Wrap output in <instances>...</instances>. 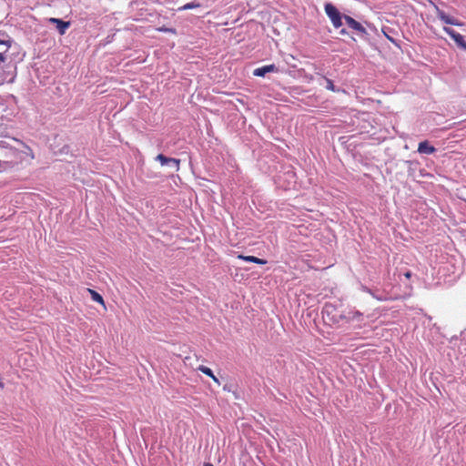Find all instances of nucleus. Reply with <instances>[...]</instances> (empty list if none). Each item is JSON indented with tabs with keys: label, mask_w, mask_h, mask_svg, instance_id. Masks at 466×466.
Masks as SVG:
<instances>
[{
	"label": "nucleus",
	"mask_w": 466,
	"mask_h": 466,
	"mask_svg": "<svg viewBox=\"0 0 466 466\" xmlns=\"http://www.w3.org/2000/svg\"><path fill=\"white\" fill-rule=\"evenodd\" d=\"M200 6V4L199 3H187L186 5H184L183 6H180L178 8L179 11H182V10H188V9H193V8H197V7H199Z\"/></svg>",
	"instance_id": "13"
},
{
	"label": "nucleus",
	"mask_w": 466,
	"mask_h": 466,
	"mask_svg": "<svg viewBox=\"0 0 466 466\" xmlns=\"http://www.w3.org/2000/svg\"><path fill=\"white\" fill-rule=\"evenodd\" d=\"M278 67L274 65H267L261 67H258L253 71V75L255 76H260L263 77L267 73H272V72H278Z\"/></svg>",
	"instance_id": "6"
},
{
	"label": "nucleus",
	"mask_w": 466,
	"mask_h": 466,
	"mask_svg": "<svg viewBox=\"0 0 466 466\" xmlns=\"http://www.w3.org/2000/svg\"><path fill=\"white\" fill-rule=\"evenodd\" d=\"M443 31L451 36V39H453V41L456 43V45L466 51V42L464 40V37L463 35H461V34L457 33L455 30H453L452 28L451 27H447V26H444L443 27Z\"/></svg>",
	"instance_id": "3"
},
{
	"label": "nucleus",
	"mask_w": 466,
	"mask_h": 466,
	"mask_svg": "<svg viewBox=\"0 0 466 466\" xmlns=\"http://www.w3.org/2000/svg\"><path fill=\"white\" fill-rule=\"evenodd\" d=\"M198 370L201 371L202 373L206 374L207 376H208L209 378H211L213 380V381L215 383H217L218 385H220V381L214 375L213 371L211 370V369H209L208 367H206V366H203V365H200L198 368Z\"/></svg>",
	"instance_id": "11"
},
{
	"label": "nucleus",
	"mask_w": 466,
	"mask_h": 466,
	"mask_svg": "<svg viewBox=\"0 0 466 466\" xmlns=\"http://www.w3.org/2000/svg\"><path fill=\"white\" fill-rule=\"evenodd\" d=\"M360 317L361 313L357 310H339L334 305L329 303L325 304L322 309V319L326 323L329 325H338L341 322L359 320Z\"/></svg>",
	"instance_id": "1"
},
{
	"label": "nucleus",
	"mask_w": 466,
	"mask_h": 466,
	"mask_svg": "<svg viewBox=\"0 0 466 466\" xmlns=\"http://www.w3.org/2000/svg\"><path fill=\"white\" fill-rule=\"evenodd\" d=\"M340 34H341V35H346V34H347V31H346L345 29H341V30H340Z\"/></svg>",
	"instance_id": "20"
},
{
	"label": "nucleus",
	"mask_w": 466,
	"mask_h": 466,
	"mask_svg": "<svg viewBox=\"0 0 466 466\" xmlns=\"http://www.w3.org/2000/svg\"><path fill=\"white\" fill-rule=\"evenodd\" d=\"M204 466H214V465L209 462H206V463H204Z\"/></svg>",
	"instance_id": "21"
},
{
	"label": "nucleus",
	"mask_w": 466,
	"mask_h": 466,
	"mask_svg": "<svg viewBox=\"0 0 466 466\" xmlns=\"http://www.w3.org/2000/svg\"><path fill=\"white\" fill-rule=\"evenodd\" d=\"M5 60V56H4L2 53H0V64H1L2 62H4Z\"/></svg>",
	"instance_id": "18"
},
{
	"label": "nucleus",
	"mask_w": 466,
	"mask_h": 466,
	"mask_svg": "<svg viewBox=\"0 0 466 466\" xmlns=\"http://www.w3.org/2000/svg\"><path fill=\"white\" fill-rule=\"evenodd\" d=\"M238 258L244 261L252 262V263H256V264H259V265H265L267 263V260L254 257V256L238 255Z\"/></svg>",
	"instance_id": "10"
},
{
	"label": "nucleus",
	"mask_w": 466,
	"mask_h": 466,
	"mask_svg": "<svg viewBox=\"0 0 466 466\" xmlns=\"http://www.w3.org/2000/svg\"><path fill=\"white\" fill-rule=\"evenodd\" d=\"M435 9H436L437 17L440 18L445 24L456 25V26L464 25V24L462 22H461L460 20H458L454 17L448 15L444 11L440 9L438 6H435Z\"/></svg>",
	"instance_id": "4"
},
{
	"label": "nucleus",
	"mask_w": 466,
	"mask_h": 466,
	"mask_svg": "<svg viewBox=\"0 0 466 466\" xmlns=\"http://www.w3.org/2000/svg\"><path fill=\"white\" fill-rule=\"evenodd\" d=\"M436 151V148L430 145L429 141L425 140L419 144L418 146V152L420 154H427L431 155L433 154Z\"/></svg>",
	"instance_id": "8"
},
{
	"label": "nucleus",
	"mask_w": 466,
	"mask_h": 466,
	"mask_svg": "<svg viewBox=\"0 0 466 466\" xmlns=\"http://www.w3.org/2000/svg\"><path fill=\"white\" fill-rule=\"evenodd\" d=\"M7 36L5 33H0V45H5L7 47L11 46V40L10 39H4L2 37Z\"/></svg>",
	"instance_id": "14"
},
{
	"label": "nucleus",
	"mask_w": 466,
	"mask_h": 466,
	"mask_svg": "<svg viewBox=\"0 0 466 466\" xmlns=\"http://www.w3.org/2000/svg\"><path fill=\"white\" fill-rule=\"evenodd\" d=\"M157 30L159 31V32L176 34V29H174V28H167V27H165V26L158 27Z\"/></svg>",
	"instance_id": "15"
},
{
	"label": "nucleus",
	"mask_w": 466,
	"mask_h": 466,
	"mask_svg": "<svg viewBox=\"0 0 466 466\" xmlns=\"http://www.w3.org/2000/svg\"><path fill=\"white\" fill-rule=\"evenodd\" d=\"M156 159L157 161H159L162 166L167 165V164H172L176 171L179 170L180 160L177 158L167 157L164 156L163 154H158L157 156Z\"/></svg>",
	"instance_id": "5"
},
{
	"label": "nucleus",
	"mask_w": 466,
	"mask_h": 466,
	"mask_svg": "<svg viewBox=\"0 0 466 466\" xmlns=\"http://www.w3.org/2000/svg\"><path fill=\"white\" fill-rule=\"evenodd\" d=\"M343 18L345 19V22L351 29L360 33H366V29L364 28V26L351 16L345 15H343Z\"/></svg>",
	"instance_id": "7"
},
{
	"label": "nucleus",
	"mask_w": 466,
	"mask_h": 466,
	"mask_svg": "<svg viewBox=\"0 0 466 466\" xmlns=\"http://www.w3.org/2000/svg\"><path fill=\"white\" fill-rule=\"evenodd\" d=\"M410 276H411V273H410V271H408V272H406V273H405V277H406V278L410 279Z\"/></svg>",
	"instance_id": "19"
},
{
	"label": "nucleus",
	"mask_w": 466,
	"mask_h": 466,
	"mask_svg": "<svg viewBox=\"0 0 466 466\" xmlns=\"http://www.w3.org/2000/svg\"><path fill=\"white\" fill-rule=\"evenodd\" d=\"M327 88L331 91H335L334 84L330 79H327Z\"/></svg>",
	"instance_id": "16"
},
{
	"label": "nucleus",
	"mask_w": 466,
	"mask_h": 466,
	"mask_svg": "<svg viewBox=\"0 0 466 466\" xmlns=\"http://www.w3.org/2000/svg\"><path fill=\"white\" fill-rule=\"evenodd\" d=\"M324 9L333 26L335 28H339L342 25L343 15L339 13L337 7L331 3H327L325 4Z\"/></svg>",
	"instance_id": "2"
},
{
	"label": "nucleus",
	"mask_w": 466,
	"mask_h": 466,
	"mask_svg": "<svg viewBox=\"0 0 466 466\" xmlns=\"http://www.w3.org/2000/svg\"><path fill=\"white\" fill-rule=\"evenodd\" d=\"M87 290L90 293L91 299L94 301H96V302L105 306V300H104L103 297L99 293H97L96 290L91 289H87Z\"/></svg>",
	"instance_id": "12"
},
{
	"label": "nucleus",
	"mask_w": 466,
	"mask_h": 466,
	"mask_svg": "<svg viewBox=\"0 0 466 466\" xmlns=\"http://www.w3.org/2000/svg\"><path fill=\"white\" fill-rule=\"evenodd\" d=\"M26 148H27V149H28V151H29L28 155L30 156V157H31L32 159H33V158H35V155H34V153H33L32 149H31L29 147H27V146H26Z\"/></svg>",
	"instance_id": "17"
},
{
	"label": "nucleus",
	"mask_w": 466,
	"mask_h": 466,
	"mask_svg": "<svg viewBox=\"0 0 466 466\" xmlns=\"http://www.w3.org/2000/svg\"><path fill=\"white\" fill-rule=\"evenodd\" d=\"M49 21L50 23L56 25V28L60 35H64L70 25L69 22H65L58 18H50Z\"/></svg>",
	"instance_id": "9"
}]
</instances>
